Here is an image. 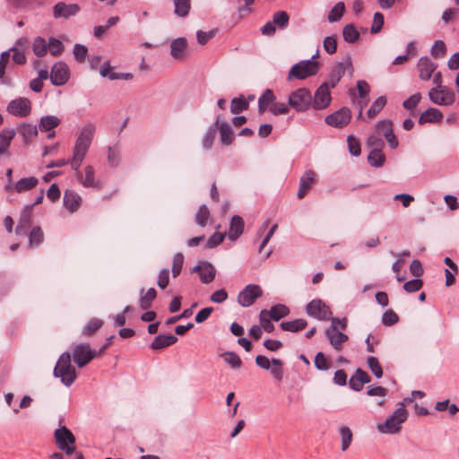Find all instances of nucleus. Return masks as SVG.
I'll list each match as a JSON object with an SVG mask.
<instances>
[{"label": "nucleus", "mask_w": 459, "mask_h": 459, "mask_svg": "<svg viewBox=\"0 0 459 459\" xmlns=\"http://www.w3.org/2000/svg\"><path fill=\"white\" fill-rule=\"evenodd\" d=\"M96 131V126L92 123H88L84 125L79 132L77 139L75 141L73 155L70 159H60L55 161H51L47 165V168H54V167H64L65 165H70L73 170H77L82 164L91 142L93 140L94 134Z\"/></svg>", "instance_id": "1"}, {"label": "nucleus", "mask_w": 459, "mask_h": 459, "mask_svg": "<svg viewBox=\"0 0 459 459\" xmlns=\"http://www.w3.org/2000/svg\"><path fill=\"white\" fill-rule=\"evenodd\" d=\"M53 373L65 386H70L75 381L76 371L71 365L70 352L65 351L59 357Z\"/></svg>", "instance_id": "2"}, {"label": "nucleus", "mask_w": 459, "mask_h": 459, "mask_svg": "<svg viewBox=\"0 0 459 459\" xmlns=\"http://www.w3.org/2000/svg\"><path fill=\"white\" fill-rule=\"evenodd\" d=\"M314 56L306 61H300L295 64L288 74V80L292 79L304 80L307 77L316 75L319 71V64L313 60Z\"/></svg>", "instance_id": "3"}, {"label": "nucleus", "mask_w": 459, "mask_h": 459, "mask_svg": "<svg viewBox=\"0 0 459 459\" xmlns=\"http://www.w3.org/2000/svg\"><path fill=\"white\" fill-rule=\"evenodd\" d=\"M407 419V410L403 403L390 415L384 424H378L377 429L382 433H396L401 429V424Z\"/></svg>", "instance_id": "4"}, {"label": "nucleus", "mask_w": 459, "mask_h": 459, "mask_svg": "<svg viewBox=\"0 0 459 459\" xmlns=\"http://www.w3.org/2000/svg\"><path fill=\"white\" fill-rule=\"evenodd\" d=\"M288 105L297 112H303L312 107V95L307 88H299L289 95Z\"/></svg>", "instance_id": "5"}, {"label": "nucleus", "mask_w": 459, "mask_h": 459, "mask_svg": "<svg viewBox=\"0 0 459 459\" xmlns=\"http://www.w3.org/2000/svg\"><path fill=\"white\" fill-rule=\"evenodd\" d=\"M54 437L57 447L67 455L75 452V437L68 428L62 426L56 429Z\"/></svg>", "instance_id": "6"}, {"label": "nucleus", "mask_w": 459, "mask_h": 459, "mask_svg": "<svg viewBox=\"0 0 459 459\" xmlns=\"http://www.w3.org/2000/svg\"><path fill=\"white\" fill-rule=\"evenodd\" d=\"M71 357L78 368H83L98 357V353L97 351L91 349L88 342H82L73 346Z\"/></svg>", "instance_id": "7"}, {"label": "nucleus", "mask_w": 459, "mask_h": 459, "mask_svg": "<svg viewBox=\"0 0 459 459\" xmlns=\"http://www.w3.org/2000/svg\"><path fill=\"white\" fill-rule=\"evenodd\" d=\"M255 364L263 369H270L272 376L278 381L283 377V361L280 359H272L270 360L264 355H257L255 357Z\"/></svg>", "instance_id": "8"}, {"label": "nucleus", "mask_w": 459, "mask_h": 459, "mask_svg": "<svg viewBox=\"0 0 459 459\" xmlns=\"http://www.w3.org/2000/svg\"><path fill=\"white\" fill-rule=\"evenodd\" d=\"M306 312L309 316L322 321L331 318V308L321 299H315L306 306Z\"/></svg>", "instance_id": "9"}, {"label": "nucleus", "mask_w": 459, "mask_h": 459, "mask_svg": "<svg viewBox=\"0 0 459 459\" xmlns=\"http://www.w3.org/2000/svg\"><path fill=\"white\" fill-rule=\"evenodd\" d=\"M351 120V111L347 107H342L325 117V124L336 128H343L347 126Z\"/></svg>", "instance_id": "10"}, {"label": "nucleus", "mask_w": 459, "mask_h": 459, "mask_svg": "<svg viewBox=\"0 0 459 459\" xmlns=\"http://www.w3.org/2000/svg\"><path fill=\"white\" fill-rule=\"evenodd\" d=\"M74 171L75 172L77 180L84 187H91L97 190H100L102 188L101 181L95 178V169L91 165L85 166L83 172L80 170V168Z\"/></svg>", "instance_id": "11"}, {"label": "nucleus", "mask_w": 459, "mask_h": 459, "mask_svg": "<svg viewBox=\"0 0 459 459\" xmlns=\"http://www.w3.org/2000/svg\"><path fill=\"white\" fill-rule=\"evenodd\" d=\"M263 296V290L257 284L247 285L238 295V302L244 307L252 306L255 299Z\"/></svg>", "instance_id": "12"}, {"label": "nucleus", "mask_w": 459, "mask_h": 459, "mask_svg": "<svg viewBox=\"0 0 459 459\" xmlns=\"http://www.w3.org/2000/svg\"><path fill=\"white\" fill-rule=\"evenodd\" d=\"M6 110L14 117H26L31 112V103L29 99L20 97L11 100L6 107Z\"/></svg>", "instance_id": "13"}, {"label": "nucleus", "mask_w": 459, "mask_h": 459, "mask_svg": "<svg viewBox=\"0 0 459 459\" xmlns=\"http://www.w3.org/2000/svg\"><path fill=\"white\" fill-rule=\"evenodd\" d=\"M330 85L328 82H323L316 91L312 98V108L316 110L326 108L332 100Z\"/></svg>", "instance_id": "14"}, {"label": "nucleus", "mask_w": 459, "mask_h": 459, "mask_svg": "<svg viewBox=\"0 0 459 459\" xmlns=\"http://www.w3.org/2000/svg\"><path fill=\"white\" fill-rule=\"evenodd\" d=\"M70 77V71L64 62H56L51 68L50 81L53 85L62 86L65 84Z\"/></svg>", "instance_id": "15"}, {"label": "nucleus", "mask_w": 459, "mask_h": 459, "mask_svg": "<svg viewBox=\"0 0 459 459\" xmlns=\"http://www.w3.org/2000/svg\"><path fill=\"white\" fill-rule=\"evenodd\" d=\"M429 96L432 102L440 106H449L455 102V93L447 88H432Z\"/></svg>", "instance_id": "16"}, {"label": "nucleus", "mask_w": 459, "mask_h": 459, "mask_svg": "<svg viewBox=\"0 0 459 459\" xmlns=\"http://www.w3.org/2000/svg\"><path fill=\"white\" fill-rule=\"evenodd\" d=\"M170 55L177 61H183L188 57V42L186 38L179 37L171 41Z\"/></svg>", "instance_id": "17"}, {"label": "nucleus", "mask_w": 459, "mask_h": 459, "mask_svg": "<svg viewBox=\"0 0 459 459\" xmlns=\"http://www.w3.org/2000/svg\"><path fill=\"white\" fill-rule=\"evenodd\" d=\"M39 183L35 177L23 178L18 180L14 185L4 186V189L6 193H23L31 190Z\"/></svg>", "instance_id": "18"}, {"label": "nucleus", "mask_w": 459, "mask_h": 459, "mask_svg": "<svg viewBox=\"0 0 459 459\" xmlns=\"http://www.w3.org/2000/svg\"><path fill=\"white\" fill-rule=\"evenodd\" d=\"M316 180V174L312 169H307L301 176L299 180V186L297 193L299 199H303L308 191L311 189Z\"/></svg>", "instance_id": "19"}, {"label": "nucleus", "mask_w": 459, "mask_h": 459, "mask_svg": "<svg viewBox=\"0 0 459 459\" xmlns=\"http://www.w3.org/2000/svg\"><path fill=\"white\" fill-rule=\"evenodd\" d=\"M325 333L330 344L338 351H342L343 343L349 339L347 334L335 330V326L328 327Z\"/></svg>", "instance_id": "20"}, {"label": "nucleus", "mask_w": 459, "mask_h": 459, "mask_svg": "<svg viewBox=\"0 0 459 459\" xmlns=\"http://www.w3.org/2000/svg\"><path fill=\"white\" fill-rule=\"evenodd\" d=\"M437 67V65L433 63L428 56L420 57L417 64L419 77L422 81H429L431 78Z\"/></svg>", "instance_id": "21"}, {"label": "nucleus", "mask_w": 459, "mask_h": 459, "mask_svg": "<svg viewBox=\"0 0 459 459\" xmlns=\"http://www.w3.org/2000/svg\"><path fill=\"white\" fill-rule=\"evenodd\" d=\"M193 272L198 273L200 281L205 284L212 282L216 275V270L214 266L206 261L202 262L201 264L195 265L193 268Z\"/></svg>", "instance_id": "22"}, {"label": "nucleus", "mask_w": 459, "mask_h": 459, "mask_svg": "<svg viewBox=\"0 0 459 459\" xmlns=\"http://www.w3.org/2000/svg\"><path fill=\"white\" fill-rule=\"evenodd\" d=\"M222 118V115H218L214 126L220 132L221 143L230 145L234 140V135L230 125Z\"/></svg>", "instance_id": "23"}, {"label": "nucleus", "mask_w": 459, "mask_h": 459, "mask_svg": "<svg viewBox=\"0 0 459 459\" xmlns=\"http://www.w3.org/2000/svg\"><path fill=\"white\" fill-rule=\"evenodd\" d=\"M80 11V7L76 4H65L59 2L53 7V15L55 18L67 19L75 15Z\"/></svg>", "instance_id": "24"}, {"label": "nucleus", "mask_w": 459, "mask_h": 459, "mask_svg": "<svg viewBox=\"0 0 459 459\" xmlns=\"http://www.w3.org/2000/svg\"><path fill=\"white\" fill-rule=\"evenodd\" d=\"M31 211V206H25L23 208L15 229L17 235H22L26 233L27 230L30 228L32 223Z\"/></svg>", "instance_id": "25"}, {"label": "nucleus", "mask_w": 459, "mask_h": 459, "mask_svg": "<svg viewBox=\"0 0 459 459\" xmlns=\"http://www.w3.org/2000/svg\"><path fill=\"white\" fill-rule=\"evenodd\" d=\"M64 206L70 212H76L82 203L81 196L74 190L66 189L64 194Z\"/></svg>", "instance_id": "26"}, {"label": "nucleus", "mask_w": 459, "mask_h": 459, "mask_svg": "<svg viewBox=\"0 0 459 459\" xmlns=\"http://www.w3.org/2000/svg\"><path fill=\"white\" fill-rule=\"evenodd\" d=\"M244 220L239 215H234L230 223L228 238L230 240H237L244 231Z\"/></svg>", "instance_id": "27"}, {"label": "nucleus", "mask_w": 459, "mask_h": 459, "mask_svg": "<svg viewBox=\"0 0 459 459\" xmlns=\"http://www.w3.org/2000/svg\"><path fill=\"white\" fill-rule=\"evenodd\" d=\"M177 342L178 337L173 334H159L153 339L150 347L154 351H158L169 347Z\"/></svg>", "instance_id": "28"}, {"label": "nucleus", "mask_w": 459, "mask_h": 459, "mask_svg": "<svg viewBox=\"0 0 459 459\" xmlns=\"http://www.w3.org/2000/svg\"><path fill=\"white\" fill-rule=\"evenodd\" d=\"M17 131L22 138L24 143H30L38 135V128L35 125L30 123H22Z\"/></svg>", "instance_id": "29"}, {"label": "nucleus", "mask_w": 459, "mask_h": 459, "mask_svg": "<svg viewBox=\"0 0 459 459\" xmlns=\"http://www.w3.org/2000/svg\"><path fill=\"white\" fill-rule=\"evenodd\" d=\"M289 14L285 11L276 12L272 21H268L261 29H275L276 26L280 28L286 27L289 22Z\"/></svg>", "instance_id": "30"}, {"label": "nucleus", "mask_w": 459, "mask_h": 459, "mask_svg": "<svg viewBox=\"0 0 459 459\" xmlns=\"http://www.w3.org/2000/svg\"><path fill=\"white\" fill-rule=\"evenodd\" d=\"M156 297L157 291L154 288H150L146 291L144 290L143 288L141 289L139 300L141 309L147 310L148 308H150Z\"/></svg>", "instance_id": "31"}, {"label": "nucleus", "mask_w": 459, "mask_h": 459, "mask_svg": "<svg viewBox=\"0 0 459 459\" xmlns=\"http://www.w3.org/2000/svg\"><path fill=\"white\" fill-rule=\"evenodd\" d=\"M442 118L443 114L439 109L429 108L420 115L419 118V124L424 125L426 123H437L439 122Z\"/></svg>", "instance_id": "32"}, {"label": "nucleus", "mask_w": 459, "mask_h": 459, "mask_svg": "<svg viewBox=\"0 0 459 459\" xmlns=\"http://www.w3.org/2000/svg\"><path fill=\"white\" fill-rule=\"evenodd\" d=\"M104 325V321L100 318L92 317L83 326L82 335L84 337H91Z\"/></svg>", "instance_id": "33"}, {"label": "nucleus", "mask_w": 459, "mask_h": 459, "mask_svg": "<svg viewBox=\"0 0 459 459\" xmlns=\"http://www.w3.org/2000/svg\"><path fill=\"white\" fill-rule=\"evenodd\" d=\"M345 71L346 67L343 63L339 62L334 65L329 74V80L327 82L331 88H334L339 83L342 76L345 74Z\"/></svg>", "instance_id": "34"}, {"label": "nucleus", "mask_w": 459, "mask_h": 459, "mask_svg": "<svg viewBox=\"0 0 459 459\" xmlns=\"http://www.w3.org/2000/svg\"><path fill=\"white\" fill-rule=\"evenodd\" d=\"M307 325V320L298 318L293 321H284L280 324V327L283 331L297 333L305 329Z\"/></svg>", "instance_id": "35"}, {"label": "nucleus", "mask_w": 459, "mask_h": 459, "mask_svg": "<svg viewBox=\"0 0 459 459\" xmlns=\"http://www.w3.org/2000/svg\"><path fill=\"white\" fill-rule=\"evenodd\" d=\"M15 134L14 129L9 128H4L0 132V154H4L7 152Z\"/></svg>", "instance_id": "36"}, {"label": "nucleus", "mask_w": 459, "mask_h": 459, "mask_svg": "<svg viewBox=\"0 0 459 459\" xmlns=\"http://www.w3.org/2000/svg\"><path fill=\"white\" fill-rule=\"evenodd\" d=\"M61 123V120L56 116H45L39 120V129L41 132H50Z\"/></svg>", "instance_id": "37"}, {"label": "nucleus", "mask_w": 459, "mask_h": 459, "mask_svg": "<svg viewBox=\"0 0 459 459\" xmlns=\"http://www.w3.org/2000/svg\"><path fill=\"white\" fill-rule=\"evenodd\" d=\"M290 314V308L283 304H277L273 306L270 310H267V316L273 321H279Z\"/></svg>", "instance_id": "38"}, {"label": "nucleus", "mask_w": 459, "mask_h": 459, "mask_svg": "<svg viewBox=\"0 0 459 459\" xmlns=\"http://www.w3.org/2000/svg\"><path fill=\"white\" fill-rule=\"evenodd\" d=\"M274 100L275 96L273 91L270 89L265 90L258 99L259 114H263L267 109V108L273 103Z\"/></svg>", "instance_id": "39"}, {"label": "nucleus", "mask_w": 459, "mask_h": 459, "mask_svg": "<svg viewBox=\"0 0 459 459\" xmlns=\"http://www.w3.org/2000/svg\"><path fill=\"white\" fill-rule=\"evenodd\" d=\"M28 237L30 247H37L44 241V233L39 226L32 227Z\"/></svg>", "instance_id": "40"}, {"label": "nucleus", "mask_w": 459, "mask_h": 459, "mask_svg": "<svg viewBox=\"0 0 459 459\" xmlns=\"http://www.w3.org/2000/svg\"><path fill=\"white\" fill-rule=\"evenodd\" d=\"M387 103V99L385 96L378 97L370 106L368 110L367 111V116L368 118L376 117L380 111L385 108Z\"/></svg>", "instance_id": "41"}, {"label": "nucleus", "mask_w": 459, "mask_h": 459, "mask_svg": "<svg viewBox=\"0 0 459 459\" xmlns=\"http://www.w3.org/2000/svg\"><path fill=\"white\" fill-rule=\"evenodd\" d=\"M210 217H211V213H210V210L208 209L207 205L202 204L199 206V208L195 215V221L200 227L204 228L207 225Z\"/></svg>", "instance_id": "42"}, {"label": "nucleus", "mask_w": 459, "mask_h": 459, "mask_svg": "<svg viewBox=\"0 0 459 459\" xmlns=\"http://www.w3.org/2000/svg\"><path fill=\"white\" fill-rule=\"evenodd\" d=\"M368 160L372 167L379 168L385 164V155L383 151L370 150Z\"/></svg>", "instance_id": "43"}, {"label": "nucleus", "mask_w": 459, "mask_h": 459, "mask_svg": "<svg viewBox=\"0 0 459 459\" xmlns=\"http://www.w3.org/2000/svg\"><path fill=\"white\" fill-rule=\"evenodd\" d=\"M345 12V4L343 2H338L329 12L327 15V20L330 22H334L339 21Z\"/></svg>", "instance_id": "44"}, {"label": "nucleus", "mask_w": 459, "mask_h": 459, "mask_svg": "<svg viewBox=\"0 0 459 459\" xmlns=\"http://www.w3.org/2000/svg\"><path fill=\"white\" fill-rule=\"evenodd\" d=\"M221 358L232 368H239L242 366V360L239 356L234 351H225L221 354Z\"/></svg>", "instance_id": "45"}, {"label": "nucleus", "mask_w": 459, "mask_h": 459, "mask_svg": "<svg viewBox=\"0 0 459 459\" xmlns=\"http://www.w3.org/2000/svg\"><path fill=\"white\" fill-rule=\"evenodd\" d=\"M340 436L342 439V451H346L352 441V432L351 429L347 426H342L340 429Z\"/></svg>", "instance_id": "46"}, {"label": "nucleus", "mask_w": 459, "mask_h": 459, "mask_svg": "<svg viewBox=\"0 0 459 459\" xmlns=\"http://www.w3.org/2000/svg\"><path fill=\"white\" fill-rule=\"evenodd\" d=\"M367 364L370 371L374 374V376L377 378H380L383 377V368L377 358L374 356H368L367 358Z\"/></svg>", "instance_id": "47"}, {"label": "nucleus", "mask_w": 459, "mask_h": 459, "mask_svg": "<svg viewBox=\"0 0 459 459\" xmlns=\"http://www.w3.org/2000/svg\"><path fill=\"white\" fill-rule=\"evenodd\" d=\"M248 107V102L243 97L234 98L230 103V111L233 114H238L247 110Z\"/></svg>", "instance_id": "48"}, {"label": "nucleus", "mask_w": 459, "mask_h": 459, "mask_svg": "<svg viewBox=\"0 0 459 459\" xmlns=\"http://www.w3.org/2000/svg\"><path fill=\"white\" fill-rule=\"evenodd\" d=\"M32 49L37 56L42 57L48 52V44L43 38L38 37L33 41Z\"/></svg>", "instance_id": "49"}, {"label": "nucleus", "mask_w": 459, "mask_h": 459, "mask_svg": "<svg viewBox=\"0 0 459 459\" xmlns=\"http://www.w3.org/2000/svg\"><path fill=\"white\" fill-rule=\"evenodd\" d=\"M376 131L384 137L394 131L393 122L390 119L380 120L376 124Z\"/></svg>", "instance_id": "50"}, {"label": "nucleus", "mask_w": 459, "mask_h": 459, "mask_svg": "<svg viewBox=\"0 0 459 459\" xmlns=\"http://www.w3.org/2000/svg\"><path fill=\"white\" fill-rule=\"evenodd\" d=\"M73 54L77 63L82 64L88 56V48L82 44H75L74 46Z\"/></svg>", "instance_id": "51"}, {"label": "nucleus", "mask_w": 459, "mask_h": 459, "mask_svg": "<svg viewBox=\"0 0 459 459\" xmlns=\"http://www.w3.org/2000/svg\"><path fill=\"white\" fill-rule=\"evenodd\" d=\"M215 137H216V128L214 126H210L203 137V140H202L203 147L206 150L211 149L212 147Z\"/></svg>", "instance_id": "52"}, {"label": "nucleus", "mask_w": 459, "mask_h": 459, "mask_svg": "<svg viewBox=\"0 0 459 459\" xmlns=\"http://www.w3.org/2000/svg\"><path fill=\"white\" fill-rule=\"evenodd\" d=\"M10 53L9 51H4L0 56V80L3 83H10V80L4 77L5 68L9 63Z\"/></svg>", "instance_id": "53"}, {"label": "nucleus", "mask_w": 459, "mask_h": 459, "mask_svg": "<svg viewBox=\"0 0 459 459\" xmlns=\"http://www.w3.org/2000/svg\"><path fill=\"white\" fill-rule=\"evenodd\" d=\"M347 143L349 152L353 156H359L361 153L360 142L358 138L353 136L352 134L347 137Z\"/></svg>", "instance_id": "54"}, {"label": "nucleus", "mask_w": 459, "mask_h": 459, "mask_svg": "<svg viewBox=\"0 0 459 459\" xmlns=\"http://www.w3.org/2000/svg\"><path fill=\"white\" fill-rule=\"evenodd\" d=\"M175 13L181 17L188 14L190 10L189 0H174Z\"/></svg>", "instance_id": "55"}, {"label": "nucleus", "mask_w": 459, "mask_h": 459, "mask_svg": "<svg viewBox=\"0 0 459 459\" xmlns=\"http://www.w3.org/2000/svg\"><path fill=\"white\" fill-rule=\"evenodd\" d=\"M48 49L49 50L50 54L54 56H57L61 55L64 51V44L61 40L50 38L49 42L48 44Z\"/></svg>", "instance_id": "56"}, {"label": "nucleus", "mask_w": 459, "mask_h": 459, "mask_svg": "<svg viewBox=\"0 0 459 459\" xmlns=\"http://www.w3.org/2000/svg\"><path fill=\"white\" fill-rule=\"evenodd\" d=\"M183 264H184V255L182 253H177L174 256H173V261H172V268H171V271H172V275L173 277H177L180 274L181 271H182V268H183Z\"/></svg>", "instance_id": "57"}, {"label": "nucleus", "mask_w": 459, "mask_h": 459, "mask_svg": "<svg viewBox=\"0 0 459 459\" xmlns=\"http://www.w3.org/2000/svg\"><path fill=\"white\" fill-rule=\"evenodd\" d=\"M261 329H264L266 333H272L274 330V325L271 322V318L267 316V310L264 309L259 315Z\"/></svg>", "instance_id": "58"}, {"label": "nucleus", "mask_w": 459, "mask_h": 459, "mask_svg": "<svg viewBox=\"0 0 459 459\" xmlns=\"http://www.w3.org/2000/svg\"><path fill=\"white\" fill-rule=\"evenodd\" d=\"M399 321L398 315L393 309H387L382 316V324L385 326H392Z\"/></svg>", "instance_id": "59"}, {"label": "nucleus", "mask_w": 459, "mask_h": 459, "mask_svg": "<svg viewBox=\"0 0 459 459\" xmlns=\"http://www.w3.org/2000/svg\"><path fill=\"white\" fill-rule=\"evenodd\" d=\"M423 286L422 280L417 278L406 281L403 284V290L408 293H412L420 290Z\"/></svg>", "instance_id": "60"}, {"label": "nucleus", "mask_w": 459, "mask_h": 459, "mask_svg": "<svg viewBox=\"0 0 459 459\" xmlns=\"http://www.w3.org/2000/svg\"><path fill=\"white\" fill-rule=\"evenodd\" d=\"M367 145L370 150L383 151V148L385 147V143L383 139H381L380 137L376 135H370L367 140Z\"/></svg>", "instance_id": "61"}, {"label": "nucleus", "mask_w": 459, "mask_h": 459, "mask_svg": "<svg viewBox=\"0 0 459 459\" xmlns=\"http://www.w3.org/2000/svg\"><path fill=\"white\" fill-rule=\"evenodd\" d=\"M420 100H421V94L420 92H417V93L411 95L407 100H405L403 103V107L407 110H412L418 106Z\"/></svg>", "instance_id": "62"}, {"label": "nucleus", "mask_w": 459, "mask_h": 459, "mask_svg": "<svg viewBox=\"0 0 459 459\" xmlns=\"http://www.w3.org/2000/svg\"><path fill=\"white\" fill-rule=\"evenodd\" d=\"M315 366L319 370H327L330 368V362L323 352H318L315 357Z\"/></svg>", "instance_id": "63"}, {"label": "nucleus", "mask_w": 459, "mask_h": 459, "mask_svg": "<svg viewBox=\"0 0 459 459\" xmlns=\"http://www.w3.org/2000/svg\"><path fill=\"white\" fill-rule=\"evenodd\" d=\"M446 49V44L444 41L438 39L434 42L430 53L434 57H441L445 55Z\"/></svg>", "instance_id": "64"}]
</instances>
